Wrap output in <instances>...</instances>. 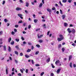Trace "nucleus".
Here are the masks:
<instances>
[{
	"label": "nucleus",
	"instance_id": "nucleus-1",
	"mask_svg": "<svg viewBox=\"0 0 76 76\" xmlns=\"http://www.w3.org/2000/svg\"><path fill=\"white\" fill-rule=\"evenodd\" d=\"M60 61L59 60H58L55 62V64L56 65H57V66H61V64H59L60 63Z\"/></svg>",
	"mask_w": 76,
	"mask_h": 76
},
{
	"label": "nucleus",
	"instance_id": "nucleus-2",
	"mask_svg": "<svg viewBox=\"0 0 76 76\" xmlns=\"http://www.w3.org/2000/svg\"><path fill=\"white\" fill-rule=\"evenodd\" d=\"M63 39H64V37H62L61 38H57V40L58 42H59V41H61L62 40H63Z\"/></svg>",
	"mask_w": 76,
	"mask_h": 76
},
{
	"label": "nucleus",
	"instance_id": "nucleus-3",
	"mask_svg": "<svg viewBox=\"0 0 76 76\" xmlns=\"http://www.w3.org/2000/svg\"><path fill=\"white\" fill-rule=\"evenodd\" d=\"M18 16L20 17L21 19H23V17H22V16H23V15L22 14H18Z\"/></svg>",
	"mask_w": 76,
	"mask_h": 76
},
{
	"label": "nucleus",
	"instance_id": "nucleus-4",
	"mask_svg": "<svg viewBox=\"0 0 76 76\" xmlns=\"http://www.w3.org/2000/svg\"><path fill=\"white\" fill-rule=\"evenodd\" d=\"M71 32L73 34H75L76 32V30L74 28H72L71 30Z\"/></svg>",
	"mask_w": 76,
	"mask_h": 76
},
{
	"label": "nucleus",
	"instance_id": "nucleus-5",
	"mask_svg": "<svg viewBox=\"0 0 76 76\" xmlns=\"http://www.w3.org/2000/svg\"><path fill=\"white\" fill-rule=\"evenodd\" d=\"M16 10H17V11H19V10H22V8H21L17 7L16 9Z\"/></svg>",
	"mask_w": 76,
	"mask_h": 76
},
{
	"label": "nucleus",
	"instance_id": "nucleus-6",
	"mask_svg": "<svg viewBox=\"0 0 76 76\" xmlns=\"http://www.w3.org/2000/svg\"><path fill=\"white\" fill-rule=\"evenodd\" d=\"M47 10L48 12L50 13V14H51V10L49 8L47 9Z\"/></svg>",
	"mask_w": 76,
	"mask_h": 76
},
{
	"label": "nucleus",
	"instance_id": "nucleus-7",
	"mask_svg": "<svg viewBox=\"0 0 76 76\" xmlns=\"http://www.w3.org/2000/svg\"><path fill=\"white\" fill-rule=\"evenodd\" d=\"M37 37H38V38H41L42 37H43V35L42 34L40 36H39V34H38Z\"/></svg>",
	"mask_w": 76,
	"mask_h": 76
},
{
	"label": "nucleus",
	"instance_id": "nucleus-8",
	"mask_svg": "<svg viewBox=\"0 0 76 76\" xmlns=\"http://www.w3.org/2000/svg\"><path fill=\"white\" fill-rule=\"evenodd\" d=\"M61 70V69H58L56 71L57 73L58 74L59 73H60V72Z\"/></svg>",
	"mask_w": 76,
	"mask_h": 76
},
{
	"label": "nucleus",
	"instance_id": "nucleus-9",
	"mask_svg": "<svg viewBox=\"0 0 76 76\" xmlns=\"http://www.w3.org/2000/svg\"><path fill=\"white\" fill-rule=\"evenodd\" d=\"M67 31H68L69 33H71V32H72V31L70 30V29L69 28L67 29Z\"/></svg>",
	"mask_w": 76,
	"mask_h": 76
},
{
	"label": "nucleus",
	"instance_id": "nucleus-10",
	"mask_svg": "<svg viewBox=\"0 0 76 76\" xmlns=\"http://www.w3.org/2000/svg\"><path fill=\"white\" fill-rule=\"evenodd\" d=\"M62 19H65V18H66V15H62Z\"/></svg>",
	"mask_w": 76,
	"mask_h": 76
},
{
	"label": "nucleus",
	"instance_id": "nucleus-11",
	"mask_svg": "<svg viewBox=\"0 0 76 76\" xmlns=\"http://www.w3.org/2000/svg\"><path fill=\"white\" fill-rule=\"evenodd\" d=\"M26 7H28L29 6V3L26 2Z\"/></svg>",
	"mask_w": 76,
	"mask_h": 76
},
{
	"label": "nucleus",
	"instance_id": "nucleus-12",
	"mask_svg": "<svg viewBox=\"0 0 76 76\" xmlns=\"http://www.w3.org/2000/svg\"><path fill=\"white\" fill-rule=\"evenodd\" d=\"M67 25H68V24L67 23H64V26L65 27H67Z\"/></svg>",
	"mask_w": 76,
	"mask_h": 76
},
{
	"label": "nucleus",
	"instance_id": "nucleus-13",
	"mask_svg": "<svg viewBox=\"0 0 76 76\" xmlns=\"http://www.w3.org/2000/svg\"><path fill=\"white\" fill-rule=\"evenodd\" d=\"M31 51V49H28L27 50V52H28V53L30 52Z\"/></svg>",
	"mask_w": 76,
	"mask_h": 76
},
{
	"label": "nucleus",
	"instance_id": "nucleus-14",
	"mask_svg": "<svg viewBox=\"0 0 76 76\" xmlns=\"http://www.w3.org/2000/svg\"><path fill=\"white\" fill-rule=\"evenodd\" d=\"M11 40H12V38L11 37H10L8 39V42H10V41H11Z\"/></svg>",
	"mask_w": 76,
	"mask_h": 76
},
{
	"label": "nucleus",
	"instance_id": "nucleus-15",
	"mask_svg": "<svg viewBox=\"0 0 76 76\" xmlns=\"http://www.w3.org/2000/svg\"><path fill=\"white\" fill-rule=\"evenodd\" d=\"M42 3H41L39 4V7H42Z\"/></svg>",
	"mask_w": 76,
	"mask_h": 76
},
{
	"label": "nucleus",
	"instance_id": "nucleus-16",
	"mask_svg": "<svg viewBox=\"0 0 76 76\" xmlns=\"http://www.w3.org/2000/svg\"><path fill=\"white\" fill-rule=\"evenodd\" d=\"M72 55H70L69 56V61L70 60H71V59H72Z\"/></svg>",
	"mask_w": 76,
	"mask_h": 76
},
{
	"label": "nucleus",
	"instance_id": "nucleus-17",
	"mask_svg": "<svg viewBox=\"0 0 76 76\" xmlns=\"http://www.w3.org/2000/svg\"><path fill=\"white\" fill-rule=\"evenodd\" d=\"M50 58H49L48 59L46 60V61L48 63V62L50 61Z\"/></svg>",
	"mask_w": 76,
	"mask_h": 76
},
{
	"label": "nucleus",
	"instance_id": "nucleus-18",
	"mask_svg": "<svg viewBox=\"0 0 76 76\" xmlns=\"http://www.w3.org/2000/svg\"><path fill=\"white\" fill-rule=\"evenodd\" d=\"M39 42L40 43H42V42H43V40H39Z\"/></svg>",
	"mask_w": 76,
	"mask_h": 76
},
{
	"label": "nucleus",
	"instance_id": "nucleus-19",
	"mask_svg": "<svg viewBox=\"0 0 76 76\" xmlns=\"http://www.w3.org/2000/svg\"><path fill=\"white\" fill-rule=\"evenodd\" d=\"M34 23H37V22H38V20L37 19H35L34 20Z\"/></svg>",
	"mask_w": 76,
	"mask_h": 76
},
{
	"label": "nucleus",
	"instance_id": "nucleus-20",
	"mask_svg": "<svg viewBox=\"0 0 76 76\" xmlns=\"http://www.w3.org/2000/svg\"><path fill=\"white\" fill-rule=\"evenodd\" d=\"M25 57H26V58H29V56L27 55H25Z\"/></svg>",
	"mask_w": 76,
	"mask_h": 76
},
{
	"label": "nucleus",
	"instance_id": "nucleus-21",
	"mask_svg": "<svg viewBox=\"0 0 76 76\" xmlns=\"http://www.w3.org/2000/svg\"><path fill=\"white\" fill-rule=\"evenodd\" d=\"M72 63H70V64H69V66H70V67H72Z\"/></svg>",
	"mask_w": 76,
	"mask_h": 76
},
{
	"label": "nucleus",
	"instance_id": "nucleus-22",
	"mask_svg": "<svg viewBox=\"0 0 76 76\" xmlns=\"http://www.w3.org/2000/svg\"><path fill=\"white\" fill-rule=\"evenodd\" d=\"M15 41H17V42H19V39H15Z\"/></svg>",
	"mask_w": 76,
	"mask_h": 76
},
{
	"label": "nucleus",
	"instance_id": "nucleus-23",
	"mask_svg": "<svg viewBox=\"0 0 76 76\" xmlns=\"http://www.w3.org/2000/svg\"><path fill=\"white\" fill-rule=\"evenodd\" d=\"M15 54H16V55H17L18 56V52L17 51H15Z\"/></svg>",
	"mask_w": 76,
	"mask_h": 76
},
{
	"label": "nucleus",
	"instance_id": "nucleus-24",
	"mask_svg": "<svg viewBox=\"0 0 76 76\" xmlns=\"http://www.w3.org/2000/svg\"><path fill=\"white\" fill-rule=\"evenodd\" d=\"M8 20H7V19H4V22L5 23L7 22H8Z\"/></svg>",
	"mask_w": 76,
	"mask_h": 76
},
{
	"label": "nucleus",
	"instance_id": "nucleus-25",
	"mask_svg": "<svg viewBox=\"0 0 76 76\" xmlns=\"http://www.w3.org/2000/svg\"><path fill=\"white\" fill-rule=\"evenodd\" d=\"M4 51H6V46H4Z\"/></svg>",
	"mask_w": 76,
	"mask_h": 76
},
{
	"label": "nucleus",
	"instance_id": "nucleus-26",
	"mask_svg": "<svg viewBox=\"0 0 76 76\" xmlns=\"http://www.w3.org/2000/svg\"><path fill=\"white\" fill-rule=\"evenodd\" d=\"M44 74V72H42L40 74V75L41 76H43V75Z\"/></svg>",
	"mask_w": 76,
	"mask_h": 76
},
{
	"label": "nucleus",
	"instance_id": "nucleus-27",
	"mask_svg": "<svg viewBox=\"0 0 76 76\" xmlns=\"http://www.w3.org/2000/svg\"><path fill=\"white\" fill-rule=\"evenodd\" d=\"M36 47H38V48H39L40 47V45H39L37 44L36 45Z\"/></svg>",
	"mask_w": 76,
	"mask_h": 76
},
{
	"label": "nucleus",
	"instance_id": "nucleus-28",
	"mask_svg": "<svg viewBox=\"0 0 76 76\" xmlns=\"http://www.w3.org/2000/svg\"><path fill=\"white\" fill-rule=\"evenodd\" d=\"M72 1V0H68V2L69 3H71Z\"/></svg>",
	"mask_w": 76,
	"mask_h": 76
},
{
	"label": "nucleus",
	"instance_id": "nucleus-29",
	"mask_svg": "<svg viewBox=\"0 0 76 76\" xmlns=\"http://www.w3.org/2000/svg\"><path fill=\"white\" fill-rule=\"evenodd\" d=\"M67 1V0H63L62 2L63 3H66Z\"/></svg>",
	"mask_w": 76,
	"mask_h": 76
},
{
	"label": "nucleus",
	"instance_id": "nucleus-30",
	"mask_svg": "<svg viewBox=\"0 0 76 76\" xmlns=\"http://www.w3.org/2000/svg\"><path fill=\"white\" fill-rule=\"evenodd\" d=\"M39 53V51H37L35 53V54L36 55H37V54H38V53Z\"/></svg>",
	"mask_w": 76,
	"mask_h": 76
},
{
	"label": "nucleus",
	"instance_id": "nucleus-31",
	"mask_svg": "<svg viewBox=\"0 0 76 76\" xmlns=\"http://www.w3.org/2000/svg\"><path fill=\"white\" fill-rule=\"evenodd\" d=\"M15 48H16L18 50H19V47L18 46H15Z\"/></svg>",
	"mask_w": 76,
	"mask_h": 76
},
{
	"label": "nucleus",
	"instance_id": "nucleus-32",
	"mask_svg": "<svg viewBox=\"0 0 76 76\" xmlns=\"http://www.w3.org/2000/svg\"><path fill=\"white\" fill-rule=\"evenodd\" d=\"M14 43H15V42L14 41H12V42H11V45H13L14 44Z\"/></svg>",
	"mask_w": 76,
	"mask_h": 76
},
{
	"label": "nucleus",
	"instance_id": "nucleus-33",
	"mask_svg": "<svg viewBox=\"0 0 76 76\" xmlns=\"http://www.w3.org/2000/svg\"><path fill=\"white\" fill-rule=\"evenodd\" d=\"M51 66H52V68H54L55 67V66H54V65H53V64H51Z\"/></svg>",
	"mask_w": 76,
	"mask_h": 76
},
{
	"label": "nucleus",
	"instance_id": "nucleus-34",
	"mask_svg": "<svg viewBox=\"0 0 76 76\" xmlns=\"http://www.w3.org/2000/svg\"><path fill=\"white\" fill-rule=\"evenodd\" d=\"M23 53H21L20 54V56H23Z\"/></svg>",
	"mask_w": 76,
	"mask_h": 76
},
{
	"label": "nucleus",
	"instance_id": "nucleus-35",
	"mask_svg": "<svg viewBox=\"0 0 76 76\" xmlns=\"http://www.w3.org/2000/svg\"><path fill=\"white\" fill-rule=\"evenodd\" d=\"M6 73L7 75L8 74V69H6Z\"/></svg>",
	"mask_w": 76,
	"mask_h": 76
},
{
	"label": "nucleus",
	"instance_id": "nucleus-36",
	"mask_svg": "<svg viewBox=\"0 0 76 76\" xmlns=\"http://www.w3.org/2000/svg\"><path fill=\"white\" fill-rule=\"evenodd\" d=\"M20 72H21V73H23V69H20Z\"/></svg>",
	"mask_w": 76,
	"mask_h": 76
},
{
	"label": "nucleus",
	"instance_id": "nucleus-37",
	"mask_svg": "<svg viewBox=\"0 0 76 76\" xmlns=\"http://www.w3.org/2000/svg\"><path fill=\"white\" fill-rule=\"evenodd\" d=\"M52 10H56V8L54 7L52 8Z\"/></svg>",
	"mask_w": 76,
	"mask_h": 76
},
{
	"label": "nucleus",
	"instance_id": "nucleus-38",
	"mask_svg": "<svg viewBox=\"0 0 76 76\" xmlns=\"http://www.w3.org/2000/svg\"><path fill=\"white\" fill-rule=\"evenodd\" d=\"M61 6H63V4H61V1H60L59 2Z\"/></svg>",
	"mask_w": 76,
	"mask_h": 76
},
{
	"label": "nucleus",
	"instance_id": "nucleus-39",
	"mask_svg": "<svg viewBox=\"0 0 76 76\" xmlns=\"http://www.w3.org/2000/svg\"><path fill=\"white\" fill-rule=\"evenodd\" d=\"M31 50H34V47L32 45L31 46Z\"/></svg>",
	"mask_w": 76,
	"mask_h": 76
},
{
	"label": "nucleus",
	"instance_id": "nucleus-40",
	"mask_svg": "<svg viewBox=\"0 0 76 76\" xmlns=\"http://www.w3.org/2000/svg\"><path fill=\"white\" fill-rule=\"evenodd\" d=\"M1 34H3V31H0V35H1Z\"/></svg>",
	"mask_w": 76,
	"mask_h": 76
},
{
	"label": "nucleus",
	"instance_id": "nucleus-41",
	"mask_svg": "<svg viewBox=\"0 0 76 76\" xmlns=\"http://www.w3.org/2000/svg\"><path fill=\"white\" fill-rule=\"evenodd\" d=\"M61 47V45L59 44L58 45V48H60Z\"/></svg>",
	"mask_w": 76,
	"mask_h": 76
},
{
	"label": "nucleus",
	"instance_id": "nucleus-42",
	"mask_svg": "<svg viewBox=\"0 0 76 76\" xmlns=\"http://www.w3.org/2000/svg\"><path fill=\"white\" fill-rule=\"evenodd\" d=\"M26 73H28V69H26Z\"/></svg>",
	"mask_w": 76,
	"mask_h": 76
},
{
	"label": "nucleus",
	"instance_id": "nucleus-43",
	"mask_svg": "<svg viewBox=\"0 0 76 76\" xmlns=\"http://www.w3.org/2000/svg\"><path fill=\"white\" fill-rule=\"evenodd\" d=\"M15 63L17 64V63H18V61H17V60H15Z\"/></svg>",
	"mask_w": 76,
	"mask_h": 76
},
{
	"label": "nucleus",
	"instance_id": "nucleus-44",
	"mask_svg": "<svg viewBox=\"0 0 76 76\" xmlns=\"http://www.w3.org/2000/svg\"><path fill=\"white\" fill-rule=\"evenodd\" d=\"M18 76H22V74H21L20 73L18 74Z\"/></svg>",
	"mask_w": 76,
	"mask_h": 76
},
{
	"label": "nucleus",
	"instance_id": "nucleus-45",
	"mask_svg": "<svg viewBox=\"0 0 76 76\" xmlns=\"http://www.w3.org/2000/svg\"><path fill=\"white\" fill-rule=\"evenodd\" d=\"M59 37L61 38H62V37H63V35L61 34L59 35Z\"/></svg>",
	"mask_w": 76,
	"mask_h": 76
},
{
	"label": "nucleus",
	"instance_id": "nucleus-46",
	"mask_svg": "<svg viewBox=\"0 0 76 76\" xmlns=\"http://www.w3.org/2000/svg\"><path fill=\"white\" fill-rule=\"evenodd\" d=\"M40 30V28H38L36 30V31H39Z\"/></svg>",
	"mask_w": 76,
	"mask_h": 76
},
{
	"label": "nucleus",
	"instance_id": "nucleus-47",
	"mask_svg": "<svg viewBox=\"0 0 76 76\" xmlns=\"http://www.w3.org/2000/svg\"><path fill=\"white\" fill-rule=\"evenodd\" d=\"M8 50L9 51H11V49H10V47H9Z\"/></svg>",
	"mask_w": 76,
	"mask_h": 76
},
{
	"label": "nucleus",
	"instance_id": "nucleus-48",
	"mask_svg": "<svg viewBox=\"0 0 76 76\" xmlns=\"http://www.w3.org/2000/svg\"><path fill=\"white\" fill-rule=\"evenodd\" d=\"M31 28V25H29L28 26V28H29V29H30Z\"/></svg>",
	"mask_w": 76,
	"mask_h": 76
},
{
	"label": "nucleus",
	"instance_id": "nucleus-49",
	"mask_svg": "<svg viewBox=\"0 0 76 76\" xmlns=\"http://www.w3.org/2000/svg\"><path fill=\"white\" fill-rule=\"evenodd\" d=\"M15 32H13V31H12L11 32V34H12V35H14L15 34Z\"/></svg>",
	"mask_w": 76,
	"mask_h": 76
},
{
	"label": "nucleus",
	"instance_id": "nucleus-50",
	"mask_svg": "<svg viewBox=\"0 0 76 76\" xmlns=\"http://www.w3.org/2000/svg\"><path fill=\"white\" fill-rule=\"evenodd\" d=\"M21 39H22V40H23H23L25 39H24V38H23V37H21Z\"/></svg>",
	"mask_w": 76,
	"mask_h": 76
},
{
	"label": "nucleus",
	"instance_id": "nucleus-51",
	"mask_svg": "<svg viewBox=\"0 0 76 76\" xmlns=\"http://www.w3.org/2000/svg\"><path fill=\"white\" fill-rule=\"evenodd\" d=\"M51 76H54V74L53 73H51L50 74Z\"/></svg>",
	"mask_w": 76,
	"mask_h": 76
},
{
	"label": "nucleus",
	"instance_id": "nucleus-52",
	"mask_svg": "<svg viewBox=\"0 0 76 76\" xmlns=\"http://www.w3.org/2000/svg\"><path fill=\"white\" fill-rule=\"evenodd\" d=\"M19 1L20 3H23V2L22 1V0H20Z\"/></svg>",
	"mask_w": 76,
	"mask_h": 76
},
{
	"label": "nucleus",
	"instance_id": "nucleus-53",
	"mask_svg": "<svg viewBox=\"0 0 76 76\" xmlns=\"http://www.w3.org/2000/svg\"><path fill=\"white\" fill-rule=\"evenodd\" d=\"M14 31L15 32H17V30L16 29H14Z\"/></svg>",
	"mask_w": 76,
	"mask_h": 76
},
{
	"label": "nucleus",
	"instance_id": "nucleus-54",
	"mask_svg": "<svg viewBox=\"0 0 76 76\" xmlns=\"http://www.w3.org/2000/svg\"><path fill=\"white\" fill-rule=\"evenodd\" d=\"M28 45H31L32 44L31 43V42H28Z\"/></svg>",
	"mask_w": 76,
	"mask_h": 76
},
{
	"label": "nucleus",
	"instance_id": "nucleus-55",
	"mask_svg": "<svg viewBox=\"0 0 76 76\" xmlns=\"http://www.w3.org/2000/svg\"><path fill=\"white\" fill-rule=\"evenodd\" d=\"M25 13H27V14L28 13V11L26 10H25Z\"/></svg>",
	"mask_w": 76,
	"mask_h": 76
},
{
	"label": "nucleus",
	"instance_id": "nucleus-56",
	"mask_svg": "<svg viewBox=\"0 0 76 76\" xmlns=\"http://www.w3.org/2000/svg\"><path fill=\"white\" fill-rule=\"evenodd\" d=\"M31 63L32 64H34V60H31Z\"/></svg>",
	"mask_w": 76,
	"mask_h": 76
},
{
	"label": "nucleus",
	"instance_id": "nucleus-57",
	"mask_svg": "<svg viewBox=\"0 0 76 76\" xmlns=\"http://www.w3.org/2000/svg\"><path fill=\"white\" fill-rule=\"evenodd\" d=\"M22 22V20L18 22V23H21Z\"/></svg>",
	"mask_w": 76,
	"mask_h": 76
},
{
	"label": "nucleus",
	"instance_id": "nucleus-58",
	"mask_svg": "<svg viewBox=\"0 0 76 76\" xmlns=\"http://www.w3.org/2000/svg\"><path fill=\"white\" fill-rule=\"evenodd\" d=\"M35 66H37L38 67V66H39L40 65H39V64H36Z\"/></svg>",
	"mask_w": 76,
	"mask_h": 76
},
{
	"label": "nucleus",
	"instance_id": "nucleus-59",
	"mask_svg": "<svg viewBox=\"0 0 76 76\" xmlns=\"http://www.w3.org/2000/svg\"><path fill=\"white\" fill-rule=\"evenodd\" d=\"M5 4V1H4L2 2V4Z\"/></svg>",
	"mask_w": 76,
	"mask_h": 76
},
{
	"label": "nucleus",
	"instance_id": "nucleus-60",
	"mask_svg": "<svg viewBox=\"0 0 76 76\" xmlns=\"http://www.w3.org/2000/svg\"><path fill=\"white\" fill-rule=\"evenodd\" d=\"M23 26H26V23H23Z\"/></svg>",
	"mask_w": 76,
	"mask_h": 76
},
{
	"label": "nucleus",
	"instance_id": "nucleus-61",
	"mask_svg": "<svg viewBox=\"0 0 76 76\" xmlns=\"http://www.w3.org/2000/svg\"><path fill=\"white\" fill-rule=\"evenodd\" d=\"M62 50L63 52H64V48H62Z\"/></svg>",
	"mask_w": 76,
	"mask_h": 76
},
{
	"label": "nucleus",
	"instance_id": "nucleus-62",
	"mask_svg": "<svg viewBox=\"0 0 76 76\" xmlns=\"http://www.w3.org/2000/svg\"><path fill=\"white\" fill-rule=\"evenodd\" d=\"M18 25H15V28H18Z\"/></svg>",
	"mask_w": 76,
	"mask_h": 76
},
{
	"label": "nucleus",
	"instance_id": "nucleus-63",
	"mask_svg": "<svg viewBox=\"0 0 76 76\" xmlns=\"http://www.w3.org/2000/svg\"><path fill=\"white\" fill-rule=\"evenodd\" d=\"M60 12H61V14H62V10H60Z\"/></svg>",
	"mask_w": 76,
	"mask_h": 76
},
{
	"label": "nucleus",
	"instance_id": "nucleus-64",
	"mask_svg": "<svg viewBox=\"0 0 76 76\" xmlns=\"http://www.w3.org/2000/svg\"><path fill=\"white\" fill-rule=\"evenodd\" d=\"M74 67H76V65L75 64H74L73 65Z\"/></svg>",
	"mask_w": 76,
	"mask_h": 76
}]
</instances>
